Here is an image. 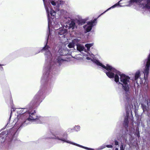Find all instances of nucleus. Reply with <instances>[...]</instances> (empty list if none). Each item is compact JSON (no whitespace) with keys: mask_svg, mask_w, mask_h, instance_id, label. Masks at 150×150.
Returning <instances> with one entry per match:
<instances>
[{"mask_svg":"<svg viewBox=\"0 0 150 150\" xmlns=\"http://www.w3.org/2000/svg\"><path fill=\"white\" fill-rule=\"evenodd\" d=\"M130 81V77L122 74V91L125 92V94L127 96L129 93V85Z\"/></svg>","mask_w":150,"mask_h":150,"instance_id":"obj_1","label":"nucleus"},{"mask_svg":"<svg viewBox=\"0 0 150 150\" xmlns=\"http://www.w3.org/2000/svg\"><path fill=\"white\" fill-rule=\"evenodd\" d=\"M115 74L114 76V79L115 81L119 84V86L117 88V91H121L122 88V83L119 82V75L120 76V81L122 82V74L119 71L117 70L116 72H115Z\"/></svg>","mask_w":150,"mask_h":150,"instance_id":"obj_2","label":"nucleus"},{"mask_svg":"<svg viewBox=\"0 0 150 150\" xmlns=\"http://www.w3.org/2000/svg\"><path fill=\"white\" fill-rule=\"evenodd\" d=\"M122 0H120V1H119V2H118L117 3L115 4L114 5L112 6L110 8H108V9L106 11H105V12H104L103 13H102L98 17L94 19V20L92 21H88V22L87 25H93V24L95 23V22L96 21L97 19L100 16L103 14L104 13L106 12L107 11H108L109 9H110L111 8H113L115 7H120L122 6L121 5V4L120 3V2L122 1Z\"/></svg>","mask_w":150,"mask_h":150,"instance_id":"obj_3","label":"nucleus"},{"mask_svg":"<svg viewBox=\"0 0 150 150\" xmlns=\"http://www.w3.org/2000/svg\"><path fill=\"white\" fill-rule=\"evenodd\" d=\"M24 115L29 117L26 120L30 121H32L36 119L37 120L38 119L35 110H34V112L32 113H30V112H26L24 113Z\"/></svg>","mask_w":150,"mask_h":150,"instance_id":"obj_4","label":"nucleus"},{"mask_svg":"<svg viewBox=\"0 0 150 150\" xmlns=\"http://www.w3.org/2000/svg\"><path fill=\"white\" fill-rule=\"evenodd\" d=\"M40 97L38 94L36 95L30 103V105L31 107H33L35 106L40 101Z\"/></svg>","mask_w":150,"mask_h":150,"instance_id":"obj_5","label":"nucleus"},{"mask_svg":"<svg viewBox=\"0 0 150 150\" xmlns=\"http://www.w3.org/2000/svg\"><path fill=\"white\" fill-rule=\"evenodd\" d=\"M103 68L108 71H111L114 72H116L117 71L116 69L108 64H107L106 66L104 65Z\"/></svg>","mask_w":150,"mask_h":150,"instance_id":"obj_6","label":"nucleus"},{"mask_svg":"<svg viewBox=\"0 0 150 150\" xmlns=\"http://www.w3.org/2000/svg\"><path fill=\"white\" fill-rule=\"evenodd\" d=\"M59 140H61V141H63L64 142H66L67 143H70L71 144H73L74 145H76L78 146H80V147H82L84 149H86V147H85V146H81V145H80L79 144H76L75 143H73V142H70V141H67L65 139H64L63 138H61L60 139H59Z\"/></svg>","mask_w":150,"mask_h":150,"instance_id":"obj_7","label":"nucleus"},{"mask_svg":"<svg viewBox=\"0 0 150 150\" xmlns=\"http://www.w3.org/2000/svg\"><path fill=\"white\" fill-rule=\"evenodd\" d=\"M59 140H61V141H63L64 142H66L67 143H70L71 144H73L74 145H76L78 146H80V147H82L84 149H86V147H85V146H81V145H80L79 144H76L75 143H73V142H70V141H67L65 139H64L63 138H61L60 139H59Z\"/></svg>","mask_w":150,"mask_h":150,"instance_id":"obj_8","label":"nucleus"},{"mask_svg":"<svg viewBox=\"0 0 150 150\" xmlns=\"http://www.w3.org/2000/svg\"><path fill=\"white\" fill-rule=\"evenodd\" d=\"M107 76L110 78H114L115 73L111 71L106 72H105Z\"/></svg>","mask_w":150,"mask_h":150,"instance_id":"obj_9","label":"nucleus"},{"mask_svg":"<svg viewBox=\"0 0 150 150\" xmlns=\"http://www.w3.org/2000/svg\"><path fill=\"white\" fill-rule=\"evenodd\" d=\"M62 55L59 56L57 57V62L60 65V64H61V63L64 61V60L62 57Z\"/></svg>","mask_w":150,"mask_h":150,"instance_id":"obj_10","label":"nucleus"},{"mask_svg":"<svg viewBox=\"0 0 150 150\" xmlns=\"http://www.w3.org/2000/svg\"><path fill=\"white\" fill-rule=\"evenodd\" d=\"M75 26V23L74 21H71L69 24V29L71 28L72 29H74Z\"/></svg>","mask_w":150,"mask_h":150,"instance_id":"obj_11","label":"nucleus"},{"mask_svg":"<svg viewBox=\"0 0 150 150\" xmlns=\"http://www.w3.org/2000/svg\"><path fill=\"white\" fill-rule=\"evenodd\" d=\"M144 7L150 11V0H147L146 4Z\"/></svg>","mask_w":150,"mask_h":150,"instance_id":"obj_12","label":"nucleus"},{"mask_svg":"<svg viewBox=\"0 0 150 150\" xmlns=\"http://www.w3.org/2000/svg\"><path fill=\"white\" fill-rule=\"evenodd\" d=\"M84 48V47L83 46H82L81 44L77 45V50L79 51L80 52L83 51Z\"/></svg>","mask_w":150,"mask_h":150,"instance_id":"obj_13","label":"nucleus"},{"mask_svg":"<svg viewBox=\"0 0 150 150\" xmlns=\"http://www.w3.org/2000/svg\"><path fill=\"white\" fill-rule=\"evenodd\" d=\"M131 2H135L137 4L139 5H143L142 4V1H141L140 0H131Z\"/></svg>","mask_w":150,"mask_h":150,"instance_id":"obj_14","label":"nucleus"},{"mask_svg":"<svg viewBox=\"0 0 150 150\" xmlns=\"http://www.w3.org/2000/svg\"><path fill=\"white\" fill-rule=\"evenodd\" d=\"M86 22V20L84 19H81L78 21V24L80 25H82L84 24Z\"/></svg>","mask_w":150,"mask_h":150,"instance_id":"obj_15","label":"nucleus"},{"mask_svg":"<svg viewBox=\"0 0 150 150\" xmlns=\"http://www.w3.org/2000/svg\"><path fill=\"white\" fill-rule=\"evenodd\" d=\"M142 108L143 110V111L145 112L146 111H148L149 109L150 108V106L148 105V107L147 108L146 106H145L144 105H143V104H142Z\"/></svg>","mask_w":150,"mask_h":150,"instance_id":"obj_16","label":"nucleus"},{"mask_svg":"<svg viewBox=\"0 0 150 150\" xmlns=\"http://www.w3.org/2000/svg\"><path fill=\"white\" fill-rule=\"evenodd\" d=\"M79 42V40L77 39H74L72 41V43L75 46V45H76L77 46V45H79L78 44Z\"/></svg>","mask_w":150,"mask_h":150,"instance_id":"obj_17","label":"nucleus"},{"mask_svg":"<svg viewBox=\"0 0 150 150\" xmlns=\"http://www.w3.org/2000/svg\"><path fill=\"white\" fill-rule=\"evenodd\" d=\"M50 48V47L49 46L47 45L44 47L42 49V50H41V51H42V50L43 51H49V50H48V49Z\"/></svg>","mask_w":150,"mask_h":150,"instance_id":"obj_18","label":"nucleus"},{"mask_svg":"<svg viewBox=\"0 0 150 150\" xmlns=\"http://www.w3.org/2000/svg\"><path fill=\"white\" fill-rule=\"evenodd\" d=\"M93 26V25H89L87 27L86 30L87 32H88L90 31L91 30Z\"/></svg>","mask_w":150,"mask_h":150,"instance_id":"obj_19","label":"nucleus"},{"mask_svg":"<svg viewBox=\"0 0 150 150\" xmlns=\"http://www.w3.org/2000/svg\"><path fill=\"white\" fill-rule=\"evenodd\" d=\"M95 63L97 65L99 66L100 67H103L104 65L102 64V63H100L98 61L96 60V61Z\"/></svg>","mask_w":150,"mask_h":150,"instance_id":"obj_20","label":"nucleus"},{"mask_svg":"<svg viewBox=\"0 0 150 150\" xmlns=\"http://www.w3.org/2000/svg\"><path fill=\"white\" fill-rule=\"evenodd\" d=\"M50 13L52 16L54 17L56 14V12L54 10H52L50 11Z\"/></svg>","mask_w":150,"mask_h":150,"instance_id":"obj_21","label":"nucleus"},{"mask_svg":"<svg viewBox=\"0 0 150 150\" xmlns=\"http://www.w3.org/2000/svg\"><path fill=\"white\" fill-rule=\"evenodd\" d=\"M68 46L69 48H72L74 47L75 45H74L72 42V43H69L68 45Z\"/></svg>","mask_w":150,"mask_h":150,"instance_id":"obj_22","label":"nucleus"},{"mask_svg":"<svg viewBox=\"0 0 150 150\" xmlns=\"http://www.w3.org/2000/svg\"><path fill=\"white\" fill-rule=\"evenodd\" d=\"M91 46L92 45L90 44H88L85 45V47L87 48L88 50L90 49Z\"/></svg>","mask_w":150,"mask_h":150,"instance_id":"obj_23","label":"nucleus"},{"mask_svg":"<svg viewBox=\"0 0 150 150\" xmlns=\"http://www.w3.org/2000/svg\"><path fill=\"white\" fill-rule=\"evenodd\" d=\"M46 12L47 13V17L48 18V19H49V17H50V15H49V11L48 8L47 7H46Z\"/></svg>","mask_w":150,"mask_h":150,"instance_id":"obj_24","label":"nucleus"},{"mask_svg":"<svg viewBox=\"0 0 150 150\" xmlns=\"http://www.w3.org/2000/svg\"><path fill=\"white\" fill-rule=\"evenodd\" d=\"M106 147V145H103L102 146H101L100 147V149H103L104 148Z\"/></svg>","mask_w":150,"mask_h":150,"instance_id":"obj_25","label":"nucleus"},{"mask_svg":"<svg viewBox=\"0 0 150 150\" xmlns=\"http://www.w3.org/2000/svg\"><path fill=\"white\" fill-rule=\"evenodd\" d=\"M106 147V145H103L102 146H101L100 147V149H103L104 148Z\"/></svg>","mask_w":150,"mask_h":150,"instance_id":"obj_26","label":"nucleus"},{"mask_svg":"<svg viewBox=\"0 0 150 150\" xmlns=\"http://www.w3.org/2000/svg\"><path fill=\"white\" fill-rule=\"evenodd\" d=\"M51 3L53 6H55L56 5V3L55 1H52L51 2Z\"/></svg>","mask_w":150,"mask_h":150,"instance_id":"obj_27","label":"nucleus"},{"mask_svg":"<svg viewBox=\"0 0 150 150\" xmlns=\"http://www.w3.org/2000/svg\"><path fill=\"white\" fill-rule=\"evenodd\" d=\"M106 147L108 148H112V146L111 145H106Z\"/></svg>","mask_w":150,"mask_h":150,"instance_id":"obj_28","label":"nucleus"},{"mask_svg":"<svg viewBox=\"0 0 150 150\" xmlns=\"http://www.w3.org/2000/svg\"><path fill=\"white\" fill-rule=\"evenodd\" d=\"M115 144L116 145H117L118 144V142L117 141H115Z\"/></svg>","mask_w":150,"mask_h":150,"instance_id":"obj_29","label":"nucleus"},{"mask_svg":"<svg viewBox=\"0 0 150 150\" xmlns=\"http://www.w3.org/2000/svg\"><path fill=\"white\" fill-rule=\"evenodd\" d=\"M86 149L89 150H94L93 149L90 148H88L87 147H86Z\"/></svg>","mask_w":150,"mask_h":150,"instance_id":"obj_30","label":"nucleus"},{"mask_svg":"<svg viewBox=\"0 0 150 150\" xmlns=\"http://www.w3.org/2000/svg\"><path fill=\"white\" fill-rule=\"evenodd\" d=\"M64 34V32H63L62 34V33H61L60 32H59L58 33V35H62V34Z\"/></svg>","mask_w":150,"mask_h":150,"instance_id":"obj_31","label":"nucleus"},{"mask_svg":"<svg viewBox=\"0 0 150 150\" xmlns=\"http://www.w3.org/2000/svg\"><path fill=\"white\" fill-rule=\"evenodd\" d=\"M120 150H122V144H121L120 146Z\"/></svg>","mask_w":150,"mask_h":150,"instance_id":"obj_32","label":"nucleus"},{"mask_svg":"<svg viewBox=\"0 0 150 150\" xmlns=\"http://www.w3.org/2000/svg\"><path fill=\"white\" fill-rule=\"evenodd\" d=\"M87 59L89 60V59H90V57H87Z\"/></svg>","mask_w":150,"mask_h":150,"instance_id":"obj_33","label":"nucleus"},{"mask_svg":"<svg viewBox=\"0 0 150 150\" xmlns=\"http://www.w3.org/2000/svg\"><path fill=\"white\" fill-rule=\"evenodd\" d=\"M1 70H3L4 69H3V68L2 67H1Z\"/></svg>","mask_w":150,"mask_h":150,"instance_id":"obj_34","label":"nucleus"},{"mask_svg":"<svg viewBox=\"0 0 150 150\" xmlns=\"http://www.w3.org/2000/svg\"><path fill=\"white\" fill-rule=\"evenodd\" d=\"M4 65H3V64H0V66H4Z\"/></svg>","mask_w":150,"mask_h":150,"instance_id":"obj_35","label":"nucleus"},{"mask_svg":"<svg viewBox=\"0 0 150 150\" xmlns=\"http://www.w3.org/2000/svg\"><path fill=\"white\" fill-rule=\"evenodd\" d=\"M44 2H45V0H43Z\"/></svg>","mask_w":150,"mask_h":150,"instance_id":"obj_36","label":"nucleus"},{"mask_svg":"<svg viewBox=\"0 0 150 150\" xmlns=\"http://www.w3.org/2000/svg\"><path fill=\"white\" fill-rule=\"evenodd\" d=\"M116 150H118V149L117 148H116Z\"/></svg>","mask_w":150,"mask_h":150,"instance_id":"obj_37","label":"nucleus"},{"mask_svg":"<svg viewBox=\"0 0 150 150\" xmlns=\"http://www.w3.org/2000/svg\"><path fill=\"white\" fill-rule=\"evenodd\" d=\"M66 136L67 137V134H66Z\"/></svg>","mask_w":150,"mask_h":150,"instance_id":"obj_38","label":"nucleus"},{"mask_svg":"<svg viewBox=\"0 0 150 150\" xmlns=\"http://www.w3.org/2000/svg\"><path fill=\"white\" fill-rule=\"evenodd\" d=\"M11 113H12V111H11Z\"/></svg>","mask_w":150,"mask_h":150,"instance_id":"obj_39","label":"nucleus"},{"mask_svg":"<svg viewBox=\"0 0 150 150\" xmlns=\"http://www.w3.org/2000/svg\"><path fill=\"white\" fill-rule=\"evenodd\" d=\"M147 105H148V103H147Z\"/></svg>","mask_w":150,"mask_h":150,"instance_id":"obj_40","label":"nucleus"}]
</instances>
